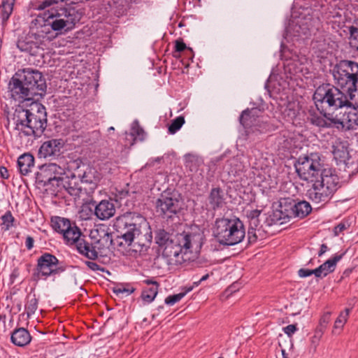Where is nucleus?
Segmentation results:
<instances>
[{"label":"nucleus","instance_id":"nucleus-1","mask_svg":"<svg viewBox=\"0 0 358 358\" xmlns=\"http://www.w3.org/2000/svg\"><path fill=\"white\" fill-rule=\"evenodd\" d=\"M45 79L42 73L31 68L18 70L8 83V92L15 101H38L45 93Z\"/></svg>","mask_w":358,"mask_h":358},{"label":"nucleus","instance_id":"nucleus-2","mask_svg":"<svg viewBox=\"0 0 358 358\" xmlns=\"http://www.w3.org/2000/svg\"><path fill=\"white\" fill-rule=\"evenodd\" d=\"M115 227L120 233L124 245L134 251H142L152 241L151 232L146 220L135 213H126L116 218Z\"/></svg>","mask_w":358,"mask_h":358},{"label":"nucleus","instance_id":"nucleus-3","mask_svg":"<svg viewBox=\"0 0 358 358\" xmlns=\"http://www.w3.org/2000/svg\"><path fill=\"white\" fill-rule=\"evenodd\" d=\"M203 243V234L183 231L166 242L162 255L171 264L193 262L199 257Z\"/></svg>","mask_w":358,"mask_h":358},{"label":"nucleus","instance_id":"nucleus-4","mask_svg":"<svg viewBox=\"0 0 358 358\" xmlns=\"http://www.w3.org/2000/svg\"><path fill=\"white\" fill-rule=\"evenodd\" d=\"M13 119L15 129L25 136H40L47 127L45 108L37 101H32L29 108H17Z\"/></svg>","mask_w":358,"mask_h":358},{"label":"nucleus","instance_id":"nucleus-5","mask_svg":"<svg viewBox=\"0 0 358 358\" xmlns=\"http://www.w3.org/2000/svg\"><path fill=\"white\" fill-rule=\"evenodd\" d=\"M350 99H352L350 93H347L340 87L329 84L319 86L313 94L315 106L322 112L325 108L338 109L345 106L351 107Z\"/></svg>","mask_w":358,"mask_h":358},{"label":"nucleus","instance_id":"nucleus-6","mask_svg":"<svg viewBox=\"0 0 358 358\" xmlns=\"http://www.w3.org/2000/svg\"><path fill=\"white\" fill-rule=\"evenodd\" d=\"M311 182L307 195L315 203H327L339 188V178L330 169L323 170V173Z\"/></svg>","mask_w":358,"mask_h":358},{"label":"nucleus","instance_id":"nucleus-7","mask_svg":"<svg viewBox=\"0 0 358 358\" xmlns=\"http://www.w3.org/2000/svg\"><path fill=\"white\" fill-rule=\"evenodd\" d=\"M213 232L217 242L225 245L238 244L245 236L244 225L238 218L217 219Z\"/></svg>","mask_w":358,"mask_h":358},{"label":"nucleus","instance_id":"nucleus-8","mask_svg":"<svg viewBox=\"0 0 358 358\" xmlns=\"http://www.w3.org/2000/svg\"><path fill=\"white\" fill-rule=\"evenodd\" d=\"M43 18L48 22L55 31L64 30L68 31L73 29L80 20L79 13L74 8L55 6L45 11Z\"/></svg>","mask_w":358,"mask_h":358},{"label":"nucleus","instance_id":"nucleus-9","mask_svg":"<svg viewBox=\"0 0 358 358\" xmlns=\"http://www.w3.org/2000/svg\"><path fill=\"white\" fill-rule=\"evenodd\" d=\"M333 77L336 86L347 93L357 91L358 83V64L357 62L343 60L333 69Z\"/></svg>","mask_w":358,"mask_h":358},{"label":"nucleus","instance_id":"nucleus-10","mask_svg":"<svg viewBox=\"0 0 358 358\" xmlns=\"http://www.w3.org/2000/svg\"><path fill=\"white\" fill-rule=\"evenodd\" d=\"M296 171L299 178L308 182H313L323 173L320 159L315 155L300 157L294 164Z\"/></svg>","mask_w":358,"mask_h":358},{"label":"nucleus","instance_id":"nucleus-11","mask_svg":"<svg viewBox=\"0 0 358 358\" xmlns=\"http://www.w3.org/2000/svg\"><path fill=\"white\" fill-rule=\"evenodd\" d=\"M65 173V169L56 164L50 163L41 166L37 174V179L44 186H49L56 182L57 187L62 184V176Z\"/></svg>","mask_w":358,"mask_h":358},{"label":"nucleus","instance_id":"nucleus-12","mask_svg":"<svg viewBox=\"0 0 358 358\" xmlns=\"http://www.w3.org/2000/svg\"><path fill=\"white\" fill-rule=\"evenodd\" d=\"M90 237L94 240L93 248L100 255L109 250L113 243L112 236L104 225L99 226L97 228L91 230Z\"/></svg>","mask_w":358,"mask_h":358},{"label":"nucleus","instance_id":"nucleus-13","mask_svg":"<svg viewBox=\"0 0 358 358\" xmlns=\"http://www.w3.org/2000/svg\"><path fill=\"white\" fill-rule=\"evenodd\" d=\"M156 208L158 213L171 217L180 211L182 203L177 198L162 195L157 201Z\"/></svg>","mask_w":358,"mask_h":358},{"label":"nucleus","instance_id":"nucleus-14","mask_svg":"<svg viewBox=\"0 0 358 358\" xmlns=\"http://www.w3.org/2000/svg\"><path fill=\"white\" fill-rule=\"evenodd\" d=\"M59 260L57 258L50 254L45 253L38 259L37 271L38 275L48 277L58 272L57 266Z\"/></svg>","mask_w":358,"mask_h":358},{"label":"nucleus","instance_id":"nucleus-15","mask_svg":"<svg viewBox=\"0 0 358 358\" xmlns=\"http://www.w3.org/2000/svg\"><path fill=\"white\" fill-rule=\"evenodd\" d=\"M333 121L337 129H353L358 125V114L355 110L345 112L341 116L336 115L334 117Z\"/></svg>","mask_w":358,"mask_h":358},{"label":"nucleus","instance_id":"nucleus-16","mask_svg":"<svg viewBox=\"0 0 358 358\" xmlns=\"http://www.w3.org/2000/svg\"><path fill=\"white\" fill-rule=\"evenodd\" d=\"M78 177L83 183L89 185L90 189L94 190L100 182L102 175L95 168L87 166Z\"/></svg>","mask_w":358,"mask_h":358},{"label":"nucleus","instance_id":"nucleus-17","mask_svg":"<svg viewBox=\"0 0 358 358\" xmlns=\"http://www.w3.org/2000/svg\"><path fill=\"white\" fill-rule=\"evenodd\" d=\"M115 207L110 200H102L95 207L94 214L101 220H108L115 214Z\"/></svg>","mask_w":358,"mask_h":358},{"label":"nucleus","instance_id":"nucleus-18","mask_svg":"<svg viewBox=\"0 0 358 358\" xmlns=\"http://www.w3.org/2000/svg\"><path fill=\"white\" fill-rule=\"evenodd\" d=\"M64 145L62 139H51L45 141L39 149V154L43 157L57 155L60 152Z\"/></svg>","mask_w":358,"mask_h":358},{"label":"nucleus","instance_id":"nucleus-19","mask_svg":"<svg viewBox=\"0 0 358 358\" xmlns=\"http://www.w3.org/2000/svg\"><path fill=\"white\" fill-rule=\"evenodd\" d=\"M342 258V255H336L333 258L328 259L318 268L314 269L316 277H324L327 274L333 272L336 268L337 262Z\"/></svg>","mask_w":358,"mask_h":358},{"label":"nucleus","instance_id":"nucleus-20","mask_svg":"<svg viewBox=\"0 0 358 358\" xmlns=\"http://www.w3.org/2000/svg\"><path fill=\"white\" fill-rule=\"evenodd\" d=\"M291 213L286 214V217L290 218L292 217H297L303 218L307 216L312 210L310 203L307 201H302L294 206H290Z\"/></svg>","mask_w":358,"mask_h":358},{"label":"nucleus","instance_id":"nucleus-21","mask_svg":"<svg viewBox=\"0 0 358 358\" xmlns=\"http://www.w3.org/2000/svg\"><path fill=\"white\" fill-rule=\"evenodd\" d=\"M31 340L29 332L24 328L15 329L11 335V341L15 345L23 347L28 345Z\"/></svg>","mask_w":358,"mask_h":358},{"label":"nucleus","instance_id":"nucleus-22","mask_svg":"<svg viewBox=\"0 0 358 358\" xmlns=\"http://www.w3.org/2000/svg\"><path fill=\"white\" fill-rule=\"evenodd\" d=\"M17 165L22 175H27L34 166V157L31 154L22 155L17 160Z\"/></svg>","mask_w":358,"mask_h":358},{"label":"nucleus","instance_id":"nucleus-23","mask_svg":"<svg viewBox=\"0 0 358 358\" xmlns=\"http://www.w3.org/2000/svg\"><path fill=\"white\" fill-rule=\"evenodd\" d=\"M351 309L352 308H346L343 311L339 313L334 324L332 329L333 334H341L345 324L348 322Z\"/></svg>","mask_w":358,"mask_h":358},{"label":"nucleus","instance_id":"nucleus-24","mask_svg":"<svg viewBox=\"0 0 358 358\" xmlns=\"http://www.w3.org/2000/svg\"><path fill=\"white\" fill-rule=\"evenodd\" d=\"M76 243L77 244V249L80 253L91 259L97 258L98 252L83 239L80 238Z\"/></svg>","mask_w":358,"mask_h":358},{"label":"nucleus","instance_id":"nucleus-25","mask_svg":"<svg viewBox=\"0 0 358 358\" xmlns=\"http://www.w3.org/2000/svg\"><path fill=\"white\" fill-rule=\"evenodd\" d=\"M322 113V112L321 111ZM324 113L323 116H318V115H313L310 120V122L313 124H315L320 127H334V117L331 116L330 114H329V116L326 114V113Z\"/></svg>","mask_w":358,"mask_h":358},{"label":"nucleus","instance_id":"nucleus-26","mask_svg":"<svg viewBox=\"0 0 358 358\" xmlns=\"http://www.w3.org/2000/svg\"><path fill=\"white\" fill-rule=\"evenodd\" d=\"M224 200L222 192L220 188H214L211 190L209 203L214 210L221 208L224 203Z\"/></svg>","mask_w":358,"mask_h":358},{"label":"nucleus","instance_id":"nucleus-27","mask_svg":"<svg viewBox=\"0 0 358 358\" xmlns=\"http://www.w3.org/2000/svg\"><path fill=\"white\" fill-rule=\"evenodd\" d=\"M146 283L148 285L152 284V286L145 289L142 292L141 298L144 301L150 303L155 299L157 294L159 285L157 282H152L150 280H146Z\"/></svg>","mask_w":358,"mask_h":358},{"label":"nucleus","instance_id":"nucleus-28","mask_svg":"<svg viewBox=\"0 0 358 358\" xmlns=\"http://www.w3.org/2000/svg\"><path fill=\"white\" fill-rule=\"evenodd\" d=\"M15 0H3L0 6L1 18L2 23L4 24L10 17L13 10V6Z\"/></svg>","mask_w":358,"mask_h":358},{"label":"nucleus","instance_id":"nucleus-29","mask_svg":"<svg viewBox=\"0 0 358 358\" xmlns=\"http://www.w3.org/2000/svg\"><path fill=\"white\" fill-rule=\"evenodd\" d=\"M80 231L76 226H71L64 234L63 237L68 244L76 243L80 237Z\"/></svg>","mask_w":358,"mask_h":358},{"label":"nucleus","instance_id":"nucleus-30","mask_svg":"<svg viewBox=\"0 0 358 358\" xmlns=\"http://www.w3.org/2000/svg\"><path fill=\"white\" fill-rule=\"evenodd\" d=\"M38 309V299L35 294L30 293L27 295L25 303V311L28 317L34 314Z\"/></svg>","mask_w":358,"mask_h":358},{"label":"nucleus","instance_id":"nucleus-31","mask_svg":"<svg viewBox=\"0 0 358 358\" xmlns=\"http://www.w3.org/2000/svg\"><path fill=\"white\" fill-rule=\"evenodd\" d=\"M53 229L60 234H64L71 226L70 221L67 219L57 217L52 219Z\"/></svg>","mask_w":358,"mask_h":358},{"label":"nucleus","instance_id":"nucleus-32","mask_svg":"<svg viewBox=\"0 0 358 358\" xmlns=\"http://www.w3.org/2000/svg\"><path fill=\"white\" fill-rule=\"evenodd\" d=\"M257 113L256 109H247L243 111L240 117V122L245 127H250L253 125L255 116Z\"/></svg>","mask_w":358,"mask_h":358},{"label":"nucleus","instance_id":"nucleus-33","mask_svg":"<svg viewBox=\"0 0 358 358\" xmlns=\"http://www.w3.org/2000/svg\"><path fill=\"white\" fill-rule=\"evenodd\" d=\"M333 154L334 158L340 162H345L348 158V150L343 143H338L334 145Z\"/></svg>","mask_w":358,"mask_h":358},{"label":"nucleus","instance_id":"nucleus-34","mask_svg":"<svg viewBox=\"0 0 358 358\" xmlns=\"http://www.w3.org/2000/svg\"><path fill=\"white\" fill-rule=\"evenodd\" d=\"M350 33V45L352 49L358 51V20L356 21L355 24L349 27Z\"/></svg>","mask_w":358,"mask_h":358},{"label":"nucleus","instance_id":"nucleus-35","mask_svg":"<svg viewBox=\"0 0 358 358\" xmlns=\"http://www.w3.org/2000/svg\"><path fill=\"white\" fill-rule=\"evenodd\" d=\"M185 117L183 116H178L171 121L169 126L168 131L171 134H176L185 124Z\"/></svg>","mask_w":358,"mask_h":358},{"label":"nucleus","instance_id":"nucleus-36","mask_svg":"<svg viewBox=\"0 0 358 358\" xmlns=\"http://www.w3.org/2000/svg\"><path fill=\"white\" fill-rule=\"evenodd\" d=\"M129 136L134 138V142L137 140L143 141L145 136V134L143 129L136 124L132 126Z\"/></svg>","mask_w":358,"mask_h":358},{"label":"nucleus","instance_id":"nucleus-37","mask_svg":"<svg viewBox=\"0 0 358 358\" xmlns=\"http://www.w3.org/2000/svg\"><path fill=\"white\" fill-rule=\"evenodd\" d=\"M63 187L66 189L68 193L73 196H79L81 192V187L76 184V182L73 185V181L66 182L65 184L63 185Z\"/></svg>","mask_w":358,"mask_h":358},{"label":"nucleus","instance_id":"nucleus-38","mask_svg":"<svg viewBox=\"0 0 358 358\" xmlns=\"http://www.w3.org/2000/svg\"><path fill=\"white\" fill-rule=\"evenodd\" d=\"M330 320H331V312L324 313L321 316V317L319 320L318 326L316 327V329L318 330H321L322 332H324Z\"/></svg>","mask_w":358,"mask_h":358},{"label":"nucleus","instance_id":"nucleus-39","mask_svg":"<svg viewBox=\"0 0 358 358\" xmlns=\"http://www.w3.org/2000/svg\"><path fill=\"white\" fill-rule=\"evenodd\" d=\"M192 289V287H189L186 292H181V293H179V294H174V295H170L169 296H167L166 299H165V303L168 305H173L175 304L176 303L178 302L179 301H180L185 296V294L191 291Z\"/></svg>","mask_w":358,"mask_h":358},{"label":"nucleus","instance_id":"nucleus-40","mask_svg":"<svg viewBox=\"0 0 358 358\" xmlns=\"http://www.w3.org/2000/svg\"><path fill=\"white\" fill-rule=\"evenodd\" d=\"M17 47L22 50L24 52H28L29 54L34 55L36 53V49L38 47L34 43H31L30 44L25 43L24 42H19L17 44Z\"/></svg>","mask_w":358,"mask_h":358},{"label":"nucleus","instance_id":"nucleus-41","mask_svg":"<svg viewBox=\"0 0 358 358\" xmlns=\"http://www.w3.org/2000/svg\"><path fill=\"white\" fill-rule=\"evenodd\" d=\"M261 211L259 210H252L247 213L248 217L250 218V225H254L257 227L259 224L258 217L259 216Z\"/></svg>","mask_w":358,"mask_h":358},{"label":"nucleus","instance_id":"nucleus-42","mask_svg":"<svg viewBox=\"0 0 358 358\" xmlns=\"http://www.w3.org/2000/svg\"><path fill=\"white\" fill-rule=\"evenodd\" d=\"M324 332L315 329L313 336L310 338L311 347L316 350Z\"/></svg>","mask_w":358,"mask_h":358},{"label":"nucleus","instance_id":"nucleus-43","mask_svg":"<svg viewBox=\"0 0 358 358\" xmlns=\"http://www.w3.org/2000/svg\"><path fill=\"white\" fill-rule=\"evenodd\" d=\"M259 229H257L254 225H250L248 231V241L252 243L256 242L258 238V234H259Z\"/></svg>","mask_w":358,"mask_h":358},{"label":"nucleus","instance_id":"nucleus-44","mask_svg":"<svg viewBox=\"0 0 358 358\" xmlns=\"http://www.w3.org/2000/svg\"><path fill=\"white\" fill-rule=\"evenodd\" d=\"M170 240L168 234L164 231L159 233L157 236V243H158L162 248H163L166 245V242L170 241Z\"/></svg>","mask_w":358,"mask_h":358},{"label":"nucleus","instance_id":"nucleus-45","mask_svg":"<svg viewBox=\"0 0 358 358\" xmlns=\"http://www.w3.org/2000/svg\"><path fill=\"white\" fill-rule=\"evenodd\" d=\"M3 224L6 226V229H8L13 225L14 218L10 212H7L1 217Z\"/></svg>","mask_w":358,"mask_h":358},{"label":"nucleus","instance_id":"nucleus-46","mask_svg":"<svg viewBox=\"0 0 358 358\" xmlns=\"http://www.w3.org/2000/svg\"><path fill=\"white\" fill-rule=\"evenodd\" d=\"M57 3V0H44L37 6L36 9L39 10H45Z\"/></svg>","mask_w":358,"mask_h":358},{"label":"nucleus","instance_id":"nucleus-47","mask_svg":"<svg viewBox=\"0 0 358 358\" xmlns=\"http://www.w3.org/2000/svg\"><path fill=\"white\" fill-rule=\"evenodd\" d=\"M113 292L117 296H119L120 294H125L127 296H128L134 292V289H127L123 287H121V286H117L113 288Z\"/></svg>","mask_w":358,"mask_h":358},{"label":"nucleus","instance_id":"nucleus-48","mask_svg":"<svg viewBox=\"0 0 358 358\" xmlns=\"http://www.w3.org/2000/svg\"><path fill=\"white\" fill-rule=\"evenodd\" d=\"M348 227L345 223H340L334 229V234L336 236H338L344 230L347 229Z\"/></svg>","mask_w":358,"mask_h":358},{"label":"nucleus","instance_id":"nucleus-49","mask_svg":"<svg viewBox=\"0 0 358 358\" xmlns=\"http://www.w3.org/2000/svg\"><path fill=\"white\" fill-rule=\"evenodd\" d=\"M283 331L288 336L290 337L296 331V326L295 324L287 325L283 329Z\"/></svg>","mask_w":358,"mask_h":358},{"label":"nucleus","instance_id":"nucleus-50","mask_svg":"<svg viewBox=\"0 0 358 358\" xmlns=\"http://www.w3.org/2000/svg\"><path fill=\"white\" fill-rule=\"evenodd\" d=\"M298 273H299V275L301 278H306V277L310 276L312 274H315L314 269L310 270V269H306V268H301V269H299Z\"/></svg>","mask_w":358,"mask_h":358},{"label":"nucleus","instance_id":"nucleus-51","mask_svg":"<svg viewBox=\"0 0 358 358\" xmlns=\"http://www.w3.org/2000/svg\"><path fill=\"white\" fill-rule=\"evenodd\" d=\"M286 115L289 117L291 119L294 118L296 115V111L294 108L291 107V105H288L287 108L285 110Z\"/></svg>","mask_w":358,"mask_h":358},{"label":"nucleus","instance_id":"nucleus-52","mask_svg":"<svg viewBox=\"0 0 358 358\" xmlns=\"http://www.w3.org/2000/svg\"><path fill=\"white\" fill-rule=\"evenodd\" d=\"M186 45L182 40H177L176 41V50L177 52H182L186 49Z\"/></svg>","mask_w":358,"mask_h":358},{"label":"nucleus","instance_id":"nucleus-53","mask_svg":"<svg viewBox=\"0 0 358 358\" xmlns=\"http://www.w3.org/2000/svg\"><path fill=\"white\" fill-rule=\"evenodd\" d=\"M62 185H64L62 182V184L59 187H57V185H56V182H53V183L50 184L49 186H45L46 187L45 189L47 191L48 190L50 191L53 194V193L57 192H58L59 190V187H60V186Z\"/></svg>","mask_w":358,"mask_h":358},{"label":"nucleus","instance_id":"nucleus-54","mask_svg":"<svg viewBox=\"0 0 358 358\" xmlns=\"http://www.w3.org/2000/svg\"><path fill=\"white\" fill-rule=\"evenodd\" d=\"M85 264L92 271L101 270L100 266L94 262L87 261Z\"/></svg>","mask_w":358,"mask_h":358},{"label":"nucleus","instance_id":"nucleus-55","mask_svg":"<svg viewBox=\"0 0 358 358\" xmlns=\"http://www.w3.org/2000/svg\"><path fill=\"white\" fill-rule=\"evenodd\" d=\"M34 241L32 237H31V236L27 237L25 245L28 250L32 249V248L34 247Z\"/></svg>","mask_w":358,"mask_h":358},{"label":"nucleus","instance_id":"nucleus-56","mask_svg":"<svg viewBox=\"0 0 358 358\" xmlns=\"http://www.w3.org/2000/svg\"><path fill=\"white\" fill-rule=\"evenodd\" d=\"M0 175L3 179H7L9 177L8 171L4 166L0 167Z\"/></svg>","mask_w":358,"mask_h":358},{"label":"nucleus","instance_id":"nucleus-57","mask_svg":"<svg viewBox=\"0 0 358 358\" xmlns=\"http://www.w3.org/2000/svg\"><path fill=\"white\" fill-rule=\"evenodd\" d=\"M327 250V246L325 244H322L320 247V250L319 251L318 255L321 257L323 254H324Z\"/></svg>","mask_w":358,"mask_h":358},{"label":"nucleus","instance_id":"nucleus-58","mask_svg":"<svg viewBox=\"0 0 358 358\" xmlns=\"http://www.w3.org/2000/svg\"><path fill=\"white\" fill-rule=\"evenodd\" d=\"M208 277H209V275L208 274H206L199 281L194 282V285L195 286H198L202 281H204V280H207L208 278Z\"/></svg>","mask_w":358,"mask_h":358},{"label":"nucleus","instance_id":"nucleus-59","mask_svg":"<svg viewBox=\"0 0 358 358\" xmlns=\"http://www.w3.org/2000/svg\"><path fill=\"white\" fill-rule=\"evenodd\" d=\"M286 218H287L286 215H285L283 217H281V216H280V217H279V219H280V220H283L282 221H281V223L285 222V220ZM287 219H289V218L287 217Z\"/></svg>","mask_w":358,"mask_h":358},{"label":"nucleus","instance_id":"nucleus-60","mask_svg":"<svg viewBox=\"0 0 358 358\" xmlns=\"http://www.w3.org/2000/svg\"><path fill=\"white\" fill-rule=\"evenodd\" d=\"M286 218H287L286 215H285L283 217H281V216H280V217H279V219H280V220H283L282 221H281V223L285 222V220ZM287 219H289V218L287 217Z\"/></svg>","mask_w":358,"mask_h":358},{"label":"nucleus","instance_id":"nucleus-61","mask_svg":"<svg viewBox=\"0 0 358 358\" xmlns=\"http://www.w3.org/2000/svg\"><path fill=\"white\" fill-rule=\"evenodd\" d=\"M114 130H115V129L113 127H110L108 128V131H114Z\"/></svg>","mask_w":358,"mask_h":358},{"label":"nucleus","instance_id":"nucleus-62","mask_svg":"<svg viewBox=\"0 0 358 358\" xmlns=\"http://www.w3.org/2000/svg\"><path fill=\"white\" fill-rule=\"evenodd\" d=\"M282 355H283L284 358H287V357L285 356V351H284V350H282Z\"/></svg>","mask_w":358,"mask_h":358},{"label":"nucleus","instance_id":"nucleus-63","mask_svg":"<svg viewBox=\"0 0 358 358\" xmlns=\"http://www.w3.org/2000/svg\"><path fill=\"white\" fill-rule=\"evenodd\" d=\"M220 358H223V357H220Z\"/></svg>","mask_w":358,"mask_h":358}]
</instances>
